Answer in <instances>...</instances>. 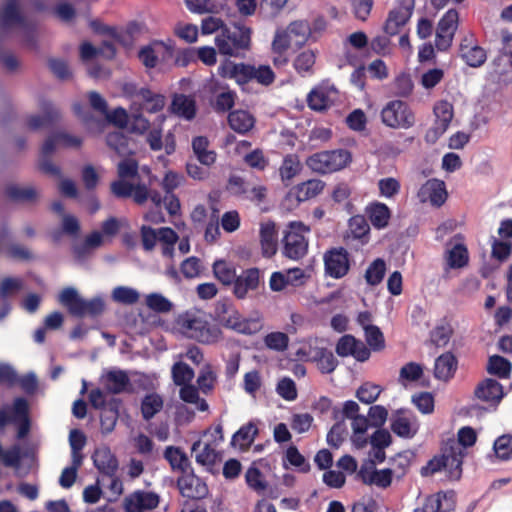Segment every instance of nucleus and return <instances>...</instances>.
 <instances>
[{
  "instance_id": "f257e3e1",
  "label": "nucleus",
  "mask_w": 512,
  "mask_h": 512,
  "mask_svg": "<svg viewBox=\"0 0 512 512\" xmlns=\"http://www.w3.org/2000/svg\"><path fill=\"white\" fill-rule=\"evenodd\" d=\"M123 94L130 101L131 132L144 135L152 126L151 122L144 116V112L157 114L163 111L166 105V97L148 88L136 90L132 84L124 86Z\"/></svg>"
},
{
  "instance_id": "f03ea898",
  "label": "nucleus",
  "mask_w": 512,
  "mask_h": 512,
  "mask_svg": "<svg viewBox=\"0 0 512 512\" xmlns=\"http://www.w3.org/2000/svg\"><path fill=\"white\" fill-rule=\"evenodd\" d=\"M311 36L312 29L306 20H295L285 27H277L271 42L274 65H286L288 63L287 53L292 44L302 47L309 41Z\"/></svg>"
},
{
  "instance_id": "7ed1b4c3",
  "label": "nucleus",
  "mask_w": 512,
  "mask_h": 512,
  "mask_svg": "<svg viewBox=\"0 0 512 512\" xmlns=\"http://www.w3.org/2000/svg\"><path fill=\"white\" fill-rule=\"evenodd\" d=\"M175 324L182 335L203 344L216 343L222 335L220 329L209 325L205 313L198 309L179 314Z\"/></svg>"
},
{
  "instance_id": "20e7f679",
  "label": "nucleus",
  "mask_w": 512,
  "mask_h": 512,
  "mask_svg": "<svg viewBox=\"0 0 512 512\" xmlns=\"http://www.w3.org/2000/svg\"><path fill=\"white\" fill-rule=\"evenodd\" d=\"M215 319L223 327L244 335L256 334L263 328V319L259 314L244 317L232 304L225 301L217 302Z\"/></svg>"
},
{
  "instance_id": "39448f33",
  "label": "nucleus",
  "mask_w": 512,
  "mask_h": 512,
  "mask_svg": "<svg viewBox=\"0 0 512 512\" xmlns=\"http://www.w3.org/2000/svg\"><path fill=\"white\" fill-rule=\"evenodd\" d=\"M462 454L458 443L445 442L441 454L433 457L421 468V475L432 476L442 470L447 471L451 479H459L462 473Z\"/></svg>"
},
{
  "instance_id": "423d86ee",
  "label": "nucleus",
  "mask_w": 512,
  "mask_h": 512,
  "mask_svg": "<svg viewBox=\"0 0 512 512\" xmlns=\"http://www.w3.org/2000/svg\"><path fill=\"white\" fill-rule=\"evenodd\" d=\"M252 29L242 23H234L232 28L224 27L215 37V45L220 54L237 57L251 46Z\"/></svg>"
},
{
  "instance_id": "0eeeda50",
  "label": "nucleus",
  "mask_w": 512,
  "mask_h": 512,
  "mask_svg": "<svg viewBox=\"0 0 512 512\" xmlns=\"http://www.w3.org/2000/svg\"><path fill=\"white\" fill-rule=\"evenodd\" d=\"M59 302L64 305L68 311L77 317L86 315L96 316L104 311L105 303L102 297L97 296L90 300H85L78 294L73 287L65 288L59 294Z\"/></svg>"
},
{
  "instance_id": "6e6552de",
  "label": "nucleus",
  "mask_w": 512,
  "mask_h": 512,
  "mask_svg": "<svg viewBox=\"0 0 512 512\" xmlns=\"http://www.w3.org/2000/svg\"><path fill=\"white\" fill-rule=\"evenodd\" d=\"M310 227L300 221L288 224L283 238V254L292 260L303 258L308 252Z\"/></svg>"
},
{
  "instance_id": "1a4fd4ad",
  "label": "nucleus",
  "mask_w": 512,
  "mask_h": 512,
  "mask_svg": "<svg viewBox=\"0 0 512 512\" xmlns=\"http://www.w3.org/2000/svg\"><path fill=\"white\" fill-rule=\"evenodd\" d=\"M351 160L349 151L338 149L315 153L306 159V165L315 173L328 174L345 168Z\"/></svg>"
},
{
  "instance_id": "9d476101",
  "label": "nucleus",
  "mask_w": 512,
  "mask_h": 512,
  "mask_svg": "<svg viewBox=\"0 0 512 512\" xmlns=\"http://www.w3.org/2000/svg\"><path fill=\"white\" fill-rule=\"evenodd\" d=\"M380 117L383 125L392 129H410L415 125L416 118L412 108L402 100H391L387 102Z\"/></svg>"
},
{
  "instance_id": "9b49d317",
  "label": "nucleus",
  "mask_w": 512,
  "mask_h": 512,
  "mask_svg": "<svg viewBox=\"0 0 512 512\" xmlns=\"http://www.w3.org/2000/svg\"><path fill=\"white\" fill-rule=\"evenodd\" d=\"M434 121L432 126L425 133V141L434 144L448 130L453 118V104L447 100H439L433 106Z\"/></svg>"
},
{
  "instance_id": "f8f14e48",
  "label": "nucleus",
  "mask_w": 512,
  "mask_h": 512,
  "mask_svg": "<svg viewBox=\"0 0 512 512\" xmlns=\"http://www.w3.org/2000/svg\"><path fill=\"white\" fill-rule=\"evenodd\" d=\"M119 179L111 184V191L116 197H130L133 192V183L138 175V163L134 159H125L117 166Z\"/></svg>"
},
{
  "instance_id": "ddd939ff",
  "label": "nucleus",
  "mask_w": 512,
  "mask_h": 512,
  "mask_svg": "<svg viewBox=\"0 0 512 512\" xmlns=\"http://www.w3.org/2000/svg\"><path fill=\"white\" fill-rule=\"evenodd\" d=\"M458 24L459 14L455 9H449L441 17L437 25L435 36V46L439 51H446L450 48L454 35L457 31Z\"/></svg>"
},
{
  "instance_id": "4468645a",
  "label": "nucleus",
  "mask_w": 512,
  "mask_h": 512,
  "mask_svg": "<svg viewBox=\"0 0 512 512\" xmlns=\"http://www.w3.org/2000/svg\"><path fill=\"white\" fill-rule=\"evenodd\" d=\"M297 355L315 362L322 373H331L337 367V360L333 353L324 347L312 344L304 345L298 350Z\"/></svg>"
},
{
  "instance_id": "2eb2a0df",
  "label": "nucleus",
  "mask_w": 512,
  "mask_h": 512,
  "mask_svg": "<svg viewBox=\"0 0 512 512\" xmlns=\"http://www.w3.org/2000/svg\"><path fill=\"white\" fill-rule=\"evenodd\" d=\"M338 90L329 81H323L314 87L307 96V103L314 111H324L334 104Z\"/></svg>"
},
{
  "instance_id": "dca6fc26",
  "label": "nucleus",
  "mask_w": 512,
  "mask_h": 512,
  "mask_svg": "<svg viewBox=\"0 0 512 512\" xmlns=\"http://www.w3.org/2000/svg\"><path fill=\"white\" fill-rule=\"evenodd\" d=\"M444 259L450 269H460L467 266L469 252L462 234L454 235L446 243Z\"/></svg>"
},
{
  "instance_id": "f3484780",
  "label": "nucleus",
  "mask_w": 512,
  "mask_h": 512,
  "mask_svg": "<svg viewBox=\"0 0 512 512\" xmlns=\"http://www.w3.org/2000/svg\"><path fill=\"white\" fill-rule=\"evenodd\" d=\"M206 90L214 96L213 107L218 112H226L235 105L236 92L220 80L212 77L205 85Z\"/></svg>"
},
{
  "instance_id": "a211bd4d",
  "label": "nucleus",
  "mask_w": 512,
  "mask_h": 512,
  "mask_svg": "<svg viewBox=\"0 0 512 512\" xmlns=\"http://www.w3.org/2000/svg\"><path fill=\"white\" fill-rule=\"evenodd\" d=\"M324 266L327 275L334 279L344 277L350 268L349 254L344 248H333L324 254Z\"/></svg>"
},
{
  "instance_id": "6ab92c4d",
  "label": "nucleus",
  "mask_w": 512,
  "mask_h": 512,
  "mask_svg": "<svg viewBox=\"0 0 512 512\" xmlns=\"http://www.w3.org/2000/svg\"><path fill=\"white\" fill-rule=\"evenodd\" d=\"M417 197L421 203L429 202L434 207L442 206L448 197L445 182L436 178L427 180L418 190Z\"/></svg>"
},
{
  "instance_id": "aec40b11",
  "label": "nucleus",
  "mask_w": 512,
  "mask_h": 512,
  "mask_svg": "<svg viewBox=\"0 0 512 512\" xmlns=\"http://www.w3.org/2000/svg\"><path fill=\"white\" fill-rule=\"evenodd\" d=\"M414 10V0H400L398 5L390 11L384 30L389 35H395L404 26Z\"/></svg>"
},
{
  "instance_id": "412c9836",
  "label": "nucleus",
  "mask_w": 512,
  "mask_h": 512,
  "mask_svg": "<svg viewBox=\"0 0 512 512\" xmlns=\"http://www.w3.org/2000/svg\"><path fill=\"white\" fill-rule=\"evenodd\" d=\"M159 504V496L153 492L135 491L124 499V512H149Z\"/></svg>"
},
{
  "instance_id": "4be33fe9",
  "label": "nucleus",
  "mask_w": 512,
  "mask_h": 512,
  "mask_svg": "<svg viewBox=\"0 0 512 512\" xmlns=\"http://www.w3.org/2000/svg\"><path fill=\"white\" fill-rule=\"evenodd\" d=\"M336 353L341 357L352 356L360 362H364L370 357V349L352 335H344L339 339Z\"/></svg>"
},
{
  "instance_id": "5701e85b",
  "label": "nucleus",
  "mask_w": 512,
  "mask_h": 512,
  "mask_svg": "<svg viewBox=\"0 0 512 512\" xmlns=\"http://www.w3.org/2000/svg\"><path fill=\"white\" fill-rule=\"evenodd\" d=\"M253 65L234 63L230 60L222 62L218 67V74L226 79H233L243 86L252 80Z\"/></svg>"
},
{
  "instance_id": "b1692460",
  "label": "nucleus",
  "mask_w": 512,
  "mask_h": 512,
  "mask_svg": "<svg viewBox=\"0 0 512 512\" xmlns=\"http://www.w3.org/2000/svg\"><path fill=\"white\" fill-rule=\"evenodd\" d=\"M360 479L368 485L387 488L391 485L393 471L391 469H376L372 461L363 464L358 472Z\"/></svg>"
},
{
  "instance_id": "393cba45",
  "label": "nucleus",
  "mask_w": 512,
  "mask_h": 512,
  "mask_svg": "<svg viewBox=\"0 0 512 512\" xmlns=\"http://www.w3.org/2000/svg\"><path fill=\"white\" fill-rule=\"evenodd\" d=\"M177 485L182 496L186 498L201 499L208 493L206 484L192 471L181 475L178 478Z\"/></svg>"
},
{
  "instance_id": "a878e982",
  "label": "nucleus",
  "mask_w": 512,
  "mask_h": 512,
  "mask_svg": "<svg viewBox=\"0 0 512 512\" xmlns=\"http://www.w3.org/2000/svg\"><path fill=\"white\" fill-rule=\"evenodd\" d=\"M474 395L478 400L496 406L504 396L503 386L497 380L487 378L476 386Z\"/></svg>"
},
{
  "instance_id": "bb28decb",
  "label": "nucleus",
  "mask_w": 512,
  "mask_h": 512,
  "mask_svg": "<svg viewBox=\"0 0 512 512\" xmlns=\"http://www.w3.org/2000/svg\"><path fill=\"white\" fill-rule=\"evenodd\" d=\"M92 460L99 472L107 476H114L119 467L118 459L107 445L98 446L92 455Z\"/></svg>"
},
{
  "instance_id": "cd10ccee",
  "label": "nucleus",
  "mask_w": 512,
  "mask_h": 512,
  "mask_svg": "<svg viewBox=\"0 0 512 512\" xmlns=\"http://www.w3.org/2000/svg\"><path fill=\"white\" fill-rule=\"evenodd\" d=\"M172 56L171 49L163 42H154L143 47L138 57L147 68H154L159 61H165Z\"/></svg>"
},
{
  "instance_id": "c85d7f7f",
  "label": "nucleus",
  "mask_w": 512,
  "mask_h": 512,
  "mask_svg": "<svg viewBox=\"0 0 512 512\" xmlns=\"http://www.w3.org/2000/svg\"><path fill=\"white\" fill-rule=\"evenodd\" d=\"M392 431L399 437L412 438L419 429L416 417L405 411H398L391 423Z\"/></svg>"
},
{
  "instance_id": "c756f323",
  "label": "nucleus",
  "mask_w": 512,
  "mask_h": 512,
  "mask_svg": "<svg viewBox=\"0 0 512 512\" xmlns=\"http://www.w3.org/2000/svg\"><path fill=\"white\" fill-rule=\"evenodd\" d=\"M100 382L105 390L112 394L122 393L130 386L128 374L120 369H112L104 372L100 377Z\"/></svg>"
},
{
  "instance_id": "7c9ffc66",
  "label": "nucleus",
  "mask_w": 512,
  "mask_h": 512,
  "mask_svg": "<svg viewBox=\"0 0 512 512\" xmlns=\"http://www.w3.org/2000/svg\"><path fill=\"white\" fill-rule=\"evenodd\" d=\"M233 284L234 295L238 299H244L249 291L257 289L259 285L258 269L251 268L242 272L241 275L235 277Z\"/></svg>"
},
{
  "instance_id": "2f4dec72",
  "label": "nucleus",
  "mask_w": 512,
  "mask_h": 512,
  "mask_svg": "<svg viewBox=\"0 0 512 512\" xmlns=\"http://www.w3.org/2000/svg\"><path fill=\"white\" fill-rule=\"evenodd\" d=\"M365 214L371 225L378 230H382L389 225L391 219V210L382 202L373 201L365 208Z\"/></svg>"
},
{
  "instance_id": "473e14b6",
  "label": "nucleus",
  "mask_w": 512,
  "mask_h": 512,
  "mask_svg": "<svg viewBox=\"0 0 512 512\" xmlns=\"http://www.w3.org/2000/svg\"><path fill=\"white\" fill-rule=\"evenodd\" d=\"M255 123V117L247 110L237 109L228 114L229 127L238 134L250 132Z\"/></svg>"
},
{
  "instance_id": "72a5a7b5",
  "label": "nucleus",
  "mask_w": 512,
  "mask_h": 512,
  "mask_svg": "<svg viewBox=\"0 0 512 512\" xmlns=\"http://www.w3.org/2000/svg\"><path fill=\"white\" fill-rule=\"evenodd\" d=\"M454 509L452 495L437 493L426 498L423 506L414 512H450Z\"/></svg>"
},
{
  "instance_id": "f704fd0d",
  "label": "nucleus",
  "mask_w": 512,
  "mask_h": 512,
  "mask_svg": "<svg viewBox=\"0 0 512 512\" xmlns=\"http://www.w3.org/2000/svg\"><path fill=\"white\" fill-rule=\"evenodd\" d=\"M370 227L363 215H355L349 219L348 230L345 239L360 240L361 243H366L369 238Z\"/></svg>"
},
{
  "instance_id": "c9c22d12",
  "label": "nucleus",
  "mask_w": 512,
  "mask_h": 512,
  "mask_svg": "<svg viewBox=\"0 0 512 512\" xmlns=\"http://www.w3.org/2000/svg\"><path fill=\"white\" fill-rule=\"evenodd\" d=\"M260 243L264 256L271 257L277 252V235L275 224L273 222H265L261 224Z\"/></svg>"
},
{
  "instance_id": "e433bc0d",
  "label": "nucleus",
  "mask_w": 512,
  "mask_h": 512,
  "mask_svg": "<svg viewBox=\"0 0 512 512\" xmlns=\"http://www.w3.org/2000/svg\"><path fill=\"white\" fill-rule=\"evenodd\" d=\"M82 144V139L76 136H71L66 133H59L53 137L48 138L43 146L42 151L44 154L52 153L57 147L64 148H78Z\"/></svg>"
},
{
  "instance_id": "4c0bfd02",
  "label": "nucleus",
  "mask_w": 512,
  "mask_h": 512,
  "mask_svg": "<svg viewBox=\"0 0 512 512\" xmlns=\"http://www.w3.org/2000/svg\"><path fill=\"white\" fill-rule=\"evenodd\" d=\"M171 111L179 117L191 120L196 114L195 100L183 94L175 95L172 100Z\"/></svg>"
},
{
  "instance_id": "58836bf2",
  "label": "nucleus",
  "mask_w": 512,
  "mask_h": 512,
  "mask_svg": "<svg viewBox=\"0 0 512 512\" xmlns=\"http://www.w3.org/2000/svg\"><path fill=\"white\" fill-rule=\"evenodd\" d=\"M192 149L197 160L205 165L211 166L215 163L217 154L214 150L209 149V141L204 136H197L192 140Z\"/></svg>"
},
{
  "instance_id": "ea45409f",
  "label": "nucleus",
  "mask_w": 512,
  "mask_h": 512,
  "mask_svg": "<svg viewBox=\"0 0 512 512\" xmlns=\"http://www.w3.org/2000/svg\"><path fill=\"white\" fill-rule=\"evenodd\" d=\"M164 457L169 462L173 471L180 472L182 475L191 471L190 461L180 448L173 446L167 447L164 452Z\"/></svg>"
},
{
  "instance_id": "a19ab883",
  "label": "nucleus",
  "mask_w": 512,
  "mask_h": 512,
  "mask_svg": "<svg viewBox=\"0 0 512 512\" xmlns=\"http://www.w3.org/2000/svg\"><path fill=\"white\" fill-rule=\"evenodd\" d=\"M215 447L216 446L207 441L202 442L201 440H198L194 442L192 445V451L196 454V462L203 466L213 465L216 462L218 456Z\"/></svg>"
},
{
  "instance_id": "79ce46f5",
  "label": "nucleus",
  "mask_w": 512,
  "mask_h": 512,
  "mask_svg": "<svg viewBox=\"0 0 512 512\" xmlns=\"http://www.w3.org/2000/svg\"><path fill=\"white\" fill-rule=\"evenodd\" d=\"M258 434V427L254 421H250L247 424L241 426L237 430L231 440V444L234 447L241 449L249 447L255 440Z\"/></svg>"
},
{
  "instance_id": "37998d69",
  "label": "nucleus",
  "mask_w": 512,
  "mask_h": 512,
  "mask_svg": "<svg viewBox=\"0 0 512 512\" xmlns=\"http://www.w3.org/2000/svg\"><path fill=\"white\" fill-rule=\"evenodd\" d=\"M462 59L471 67H479L486 61V52L478 45L468 43L467 40L460 46Z\"/></svg>"
},
{
  "instance_id": "c03bdc74",
  "label": "nucleus",
  "mask_w": 512,
  "mask_h": 512,
  "mask_svg": "<svg viewBox=\"0 0 512 512\" xmlns=\"http://www.w3.org/2000/svg\"><path fill=\"white\" fill-rule=\"evenodd\" d=\"M457 368V361L451 353L440 355L435 361L434 375L441 380L450 379Z\"/></svg>"
},
{
  "instance_id": "a18cd8bd",
  "label": "nucleus",
  "mask_w": 512,
  "mask_h": 512,
  "mask_svg": "<svg viewBox=\"0 0 512 512\" xmlns=\"http://www.w3.org/2000/svg\"><path fill=\"white\" fill-rule=\"evenodd\" d=\"M245 481L247 486L257 494H264L268 488L266 477L255 462L247 469Z\"/></svg>"
},
{
  "instance_id": "49530a36",
  "label": "nucleus",
  "mask_w": 512,
  "mask_h": 512,
  "mask_svg": "<svg viewBox=\"0 0 512 512\" xmlns=\"http://www.w3.org/2000/svg\"><path fill=\"white\" fill-rule=\"evenodd\" d=\"M316 62V52L312 49L301 51L293 60V67L301 76H307L313 73Z\"/></svg>"
},
{
  "instance_id": "de8ad7c7",
  "label": "nucleus",
  "mask_w": 512,
  "mask_h": 512,
  "mask_svg": "<svg viewBox=\"0 0 512 512\" xmlns=\"http://www.w3.org/2000/svg\"><path fill=\"white\" fill-rule=\"evenodd\" d=\"M8 410L10 407H5L0 410V429H2L11 420L28 418V403L24 398H16L13 407V418L9 416Z\"/></svg>"
},
{
  "instance_id": "09e8293b",
  "label": "nucleus",
  "mask_w": 512,
  "mask_h": 512,
  "mask_svg": "<svg viewBox=\"0 0 512 512\" xmlns=\"http://www.w3.org/2000/svg\"><path fill=\"white\" fill-rule=\"evenodd\" d=\"M351 420L353 431L351 441L356 448H363L367 444L366 432L369 427V420L364 415H358Z\"/></svg>"
},
{
  "instance_id": "8fccbe9b",
  "label": "nucleus",
  "mask_w": 512,
  "mask_h": 512,
  "mask_svg": "<svg viewBox=\"0 0 512 512\" xmlns=\"http://www.w3.org/2000/svg\"><path fill=\"white\" fill-rule=\"evenodd\" d=\"M179 237L177 233L169 227H162L158 229V242L161 245L162 255L167 258L174 256L175 244Z\"/></svg>"
},
{
  "instance_id": "3c124183",
  "label": "nucleus",
  "mask_w": 512,
  "mask_h": 512,
  "mask_svg": "<svg viewBox=\"0 0 512 512\" xmlns=\"http://www.w3.org/2000/svg\"><path fill=\"white\" fill-rule=\"evenodd\" d=\"M301 171V163L298 156L288 154L283 158L279 167V175L283 182L289 183Z\"/></svg>"
},
{
  "instance_id": "603ef678",
  "label": "nucleus",
  "mask_w": 512,
  "mask_h": 512,
  "mask_svg": "<svg viewBox=\"0 0 512 512\" xmlns=\"http://www.w3.org/2000/svg\"><path fill=\"white\" fill-rule=\"evenodd\" d=\"M163 399L157 393L147 394L141 402V412L145 420L152 419L163 408Z\"/></svg>"
},
{
  "instance_id": "864d4df0",
  "label": "nucleus",
  "mask_w": 512,
  "mask_h": 512,
  "mask_svg": "<svg viewBox=\"0 0 512 512\" xmlns=\"http://www.w3.org/2000/svg\"><path fill=\"white\" fill-rule=\"evenodd\" d=\"M512 365L511 362L499 355H493L489 358L487 372L502 379L510 377Z\"/></svg>"
},
{
  "instance_id": "5fc2aeb1",
  "label": "nucleus",
  "mask_w": 512,
  "mask_h": 512,
  "mask_svg": "<svg viewBox=\"0 0 512 512\" xmlns=\"http://www.w3.org/2000/svg\"><path fill=\"white\" fill-rule=\"evenodd\" d=\"M69 444L71 447V461L76 465H82L83 455L82 449L86 444V437L80 430L74 429L69 434Z\"/></svg>"
},
{
  "instance_id": "6e6d98bb",
  "label": "nucleus",
  "mask_w": 512,
  "mask_h": 512,
  "mask_svg": "<svg viewBox=\"0 0 512 512\" xmlns=\"http://www.w3.org/2000/svg\"><path fill=\"white\" fill-rule=\"evenodd\" d=\"M118 402L114 400L108 408H104L100 414L101 431L103 434L111 433L118 420Z\"/></svg>"
},
{
  "instance_id": "4d7b16f0",
  "label": "nucleus",
  "mask_w": 512,
  "mask_h": 512,
  "mask_svg": "<svg viewBox=\"0 0 512 512\" xmlns=\"http://www.w3.org/2000/svg\"><path fill=\"white\" fill-rule=\"evenodd\" d=\"M213 274L214 276L224 285H231L236 277L235 267L225 261V260H216L213 263Z\"/></svg>"
},
{
  "instance_id": "13d9d810",
  "label": "nucleus",
  "mask_w": 512,
  "mask_h": 512,
  "mask_svg": "<svg viewBox=\"0 0 512 512\" xmlns=\"http://www.w3.org/2000/svg\"><path fill=\"white\" fill-rule=\"evenodd\" d=\"M493 452L499 461L512 460V435L503 434L497 437L493 443Z\"/></svg>"
},
{
  "instance_id": "bf43d9fd",
  "label": "nucleus",
  "mask_w": 512,
  "mask_h": 512,
  "mask_svg": "<svg viewBox=\"0 0 512 512\" xmlns=\"http://www.w3.org/2000/svg\"><path fill=\"white\" fill-rule=\"evenodd\" d=\"M112 300L124 305H134L140 299V293L129 286H117L112 290Z\"/></svg>"
},
{
  "instance_id": "052dcab7",
  "label": "nucleus",
  "mask_w": 512,
  "mask_h": 512,
  "mask_svg": "<svg viewBox=\"0 0 512 512\" xmlns=\"http://www.w3.org/2000/svg\"><path fill=\"white\" fill-rule=\"evenodd\" d=\"M166 120V116L161 114L157 116L153 122V128L148 130L146 141L153 151H159L163 147L162 142V125Z\"/></svg>"
},
{
  "instance_id": "680f3d73",
  "label": "nucleus",
  "mask_w": 512,
  "mask_h": 512,
  "mask_svg": "<svg viewBox=\"0 0 512 512\" xmlns=\"http://www.w3.org/2000/svg\"><path fill=\"white\" fill-rule=\"evenodd\" d=\"M171 373L173 382L177 386L190 384L195 376L194 370L182 361H177L174 363L171 369Z\"/></svg>"
},
{
  "instance_id": "e2e57ef3",
  "label": "nucleus",
  "mask_w": 512,
  "mask_h": 512,
  "mask_svg": "<svg viewBox=\"0 0 512 512\" xmlns=\"http://www.w3.org/2000/svg\"><path fill=\"white\" fill-rule=\"evenodd\" d=\"M179 396L184 402L195 404L199 411L204 412L209 408L207 402L199 397L198 389L193 385L186 384L181 386Z\"/></svg>"
},
{
  "instance_id": "0e129e2a",
  "label": "nucleus",
  "mask_w": 512,
  "mask_h": 512,
  "mask_svg": "<svg viewBox=\"0 0 512 512\" xmlns=\"http://www.w3.org/2000/svg\"><path fill=\"white\" fill-rule=\"evenodd\" d=\"M134 201L137 204H143L147 199H151L155 207L158 209L161 207L162 198L158 192H149L148 187L145 184H133V192L131 194Z\"/></svg>"
},
{
  "instance_id": "69168bd1",
  "label": "nucleus",
  "mask_w": 512,
  "mask_h": 512,
  "mask_svg": "<svg viewBox=\"0 0 512 512\" xmlns=\"http://www.w3.org/2000/svg\"><path fill=\"white\" fill-rule=\"evenodd\" d=\"M386 272V263L383 259H375L366 269L365 279L371 286L378 285L383 280Z\"/></svg>"
},
{
  "instance_id": "338daca9",
  "label": "nucleus",
  "mask_w": 512,
  "mask_h": 512,
  "mask_svg": "<svg viewBox=\"0 0 512 512\" xmlns=\"http://www.w3.org/2000/svg\"><path fill=\"white\" fill-rule=\"evenodd\" d=\"M284 272L289 286L302 287L310 280L312 270L294 267L284 270Z\"/></svg>"
},
{
  "instance_id": "774afa93",
  "label": "nucleus",
  "mask_w": 512,
  "mask_h": 512,
  "mask_svg": "<svg viewBox=\"0 0 512 512\" xmlns=\"http://www.w3.org/2000/svg\"><path fill=\"white\" fill-rule=\"evenodd\" d=\"M381 392V386L371 382H365L357 389L356 397L362 403L371 404L377 400Z\"/></svg>"
}]
</instances>
